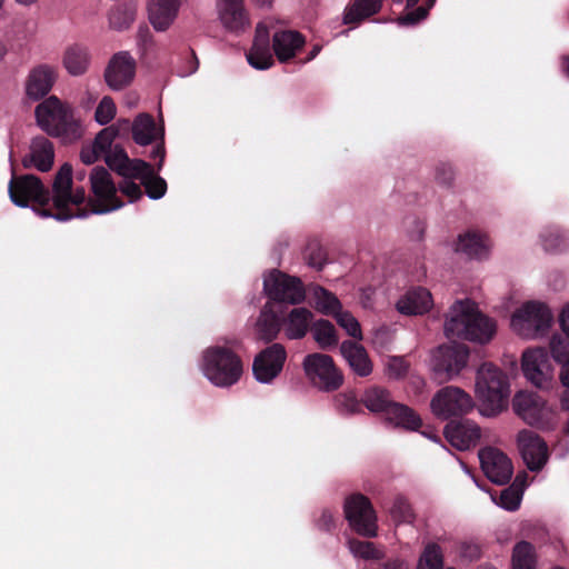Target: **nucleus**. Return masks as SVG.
<instances>
[{"label":"nucleus","mask_w":569,"mask_h":569,"mask_svg":"<svg viewBox=\"0 0 569 569\" xmlns=\"http://www.w3.org/2000/svg\"><path fill=\"white\" fill-rule=\"evenodd\" d=\"M496 321L478 310L477 305L469 300L456 301L445 322L448 339H462L486 345L496 335Z\"/></svg>","instance_id":"nucleus-1"},{"label":"nucleus","mask_w":569,"mask_h":569,"mask_svg":"<svg viewBox=\"0 0 569 569\" xmlns=\"http://www.w3.org/2000/svg\"><path fill=\"white\" fill-rule=\"evenodd\" d=\"M475 393L482 416L492 418L507 410L511 395L510 376L493 362H482L476 372Z\"/></svg>","instance_id":"nucleus-2"},{"label":"nucleus","mask_w":569,"mask_h":569,"mask_svg":"<svg viewBox=\"0 0 569 569\" xmlns=\"http://www.w3.org/2000/svg\"><path fill=\"white\" fill-rule=\"evenodd\" d=\"M34 116L39 127L52 137L71 141L79 139L82 134L81 126L74 119L72 109L56 96L40 102L36 107Z\"/></svg>","instance_id":"nucleus-3"},{"label":"nucleus","mask_w":569,"mask_h":569,"mask_svg":"<svg viewBox=\"0 0 569 569\" xmlns=\"http://www.w3.org/2000/svg\"><path fill=\"white\" fill-rule=\"evenodd\" d=\"M8 191L11 201L21 208H26L30 202L34 203L33 210L43 218H50L53 214L51 202V191L46 188L41 179L34 174L13 176L9 182Z\"/></svg>","instance_id":"nucleus-4"},{"label":"nucleus","mask_w":569,"mask_h":569,"mask_svg":"<svg viewBox=\"0 0 569 569\" xmlns=\"http://www.w3.org/2000/svg\"><path fill=\"white\" fill-rule=\"evenodd\" d=\"M552 321L553 315L547 305L529 301L512 315L510 325L520 337L535 339L547 335Z\"/></svg>","instance_id":"nucleus-5"},{"label":"nucleus","mask_w":569,"mask_h":569,"mask_svg":"<svg viewBox=\"0 0 569 569\" xmlns=\"http://www.w3.org/2000/svg\"><path fill=\"white\" fill-rule=\"evenodd\" d=\"M515 413L526 423L547 429L552 422V411L546 401L536 392L520 390L512 398Z\"/></svg>","instance_id":"nucleus-6"},{"label":"nucleus","mask_w":569,"mask_h":569,"mask_svg":"<svg viewBox=\"0 0 569 569\" xmlns=\"http://www.w3.org/2000/svg\"><path fill=\"white\" fill-rule=\"evenodd\" d=\"M343 510L350 527L358 535L367 538L377 536V516L367 497L361 493L351 495L346 499Z\"/></svg>","instance_id":"nucleus-7"},{"label":"nucleus","mask_w":569,"mask_h":569,"mask_svg":"<svg viewBox=\"0 0 569 569\" xmlns=\"http://www.w3.org/2000/svg\"><path fill=\"white\" fill-rule=\"evenodd\" d=\"M430 407L432 412L442 419L460 417L470 412L475 402L463 389L455 386L443 387L432 397Z\"/></svg>","instance_id":"nucleus-8"},{"label":"nucleus","mask_w":569,"mask_h":569,"mask_svg":"<svg viewBox=\"0 0 569 569\" xmlns=\"http://www.w3.org/2000/svg\"><path fill=\"white\" fill-rule=\"evenodd\" d=\"M263 290L270 300L298 305L306 298L302 281L279 270H272L263 280Z\"/></svg>","instance_id":"nucleus-9"},{"label":"nucleus","mask_w":569,"mask_h":569,"mask_svg":"<svg viewBox=\"0 0 569 569\" xmlns=\"http://www.w3.org/2000/svg\"><path fill=\"white\" fill-rule=\"evenodd\" d=\"M91 190L97 200L92 202L93 213H107L123 206V202L117 197V187L109 171L98 166L93 168L90 174Z\"/></svg>","instance_id":"nucleus-10"},{"label":"nucleus","mask_w":569,"mask_h":569,"mask_svg":"<svg viewBox=\"0 0 569 569\" xmlns=\"http://www.w3.org/2000/svg\"><path fill=\"white\" fill-rule=\"evenodd\" d=\"M303 370L310 383L321 391H335L343 382L332 358H305Z\"/></svg>","instance_id":"nucleus-11"},{"label":"nucleus","mask_w":569,"mask_h":569,"mask_svg":"<svg viewBox=\"0 0 569 569\" xmlns=\"http://www.w3.org/2000/svg\"><path fill=\"white\" fill-rule=\"evenodd\" d=\"M200 367L211 383L222 388L234 385L242 375L240 358H203Z\"/></svg>","instance_id":"nucleus-12"},{"label":"nucleus","mask_w":569,"mask_h":569,"mask_svg":"<svg viewBox=\"0 0 569 569\" xmlns=\"http://www.w3.org/2000/svg\"><path fill=\"white\" fill-rule=\"evenodd\" d=\"M480 466L486 477L502 486L509 482L513 473L512 462L500 449L486 447L479 451Z\"/></svg>","instance_id":"nucleus-13"},{"label":"nucleus","mask_w":569,"mask_h":569,"mask_svg":"<svg viewBox=\"0 0 569 569\" xmlns=\"http://www.w3.org/2000/svg\"><path fill=\"white\" fill-rule=\"evenodd\" d=\"M518 449L521 457L531 471H539L548 460L547 443L537 433L523 429L517 437Z\"/></svg>","instance_id":"nucleus-14"},{"label":"nucleus","mask_w":569,"mask_h":569,"mask_svg":"<svg viewBox=\"0 0 569 569\" xmlns=\"http://www.w3.org/2000/svg\"><path fill=\"white\" fill-rule=\"evenodd\" d=\"M136 74V61L127 51L112 56L106 70L104 80L112 90H122L128 87Z\"/></svg>","instance_id":"nucleus-15"},{"label":"nucleus","mask_w":569,"mask_h":569,"mask_svg":"<svg viewBox=\"0 0 569 569\" xmlns=\"http://www.w3.org/2000/svg\"><path fill=\"white\" fill-rule=\"evenodd\" d=\"M72 183V166L66 162L60 167L53 180L50 202L53 214L50 218L59 221L70 219V214L66 211V200L70 199Z\"/></svg>","instance_id":"nucleus-16"},{"label":"nucleus","mask_w":569,"mask_h":569,"mask_svg":"<svg viewBox=\"0 0 569 569\" xmlns=\"http://www.w3.org/2000/svg\"><path fill=\"white\" fill-rule=\"evenodd\" d=\"M562 358H521V368L526 379L537 388L552 386L556 366Z\"/></svg>","instance_id":"nucleus-17"},{"label":"nucleus","mask_w":569,"mask_h":569,"mask_svg":"<svg viewBox=\"0 0 569 569\" xmlns=\"http://www.w3.org/2000/svg\"><path fill=\"white\" fill-rule=\"evenodd\" d=\"M57 77L56 67L44 63L36 66L30 70L27 77V97L33 101L44 98L51 91Z\"/></svg>","instance_id":"nucleus-18"},{"label":"nucleus","mask_w":569,"mask_h":569,"mask_svg":"<svg viewBox=\"0 0 569 569\" xmlns=\"http://www.w3.org/2000/svg\"><path fill=\"white\" fill-rule=\"evenodd\" d=\"M443 433L447 441L461 451L475 447L481 436L479 426L470 420L451 421Z\"/></svg>","instance_id":"nucleus-19"},{"label":"nucleus","mask_w":569,"mask_h":569,"mask_svg":"<svg viewBox=\"0 0 569 569\" xmlns=\"http://www.w3.org/2000/svg\"><path fill=\"white\" fill-rule=\"evenodd\" d=\"M247 60L251 67L258 70H267L274 63L269 31L262 23H259L256 28L253 43L247 53Z\"/></svg>","instance_id":"nucleus-20"},{"label":"nucleus","mask_w":569,"mask_h":569,"mask_svg":"<svg viewBox=\"0 0 569 569\" xmlns=\"http://www.w3.org/2000/svg\"><path fill=\"white\" fill-rule=\"evenodd\" d=\"M306 44V37L296 30H280L272 36V50L280 62H288Z\"/></svg>","instance_id":"nucleus-21"},{"label":"nucleus","mask_w":569,"mask_h":569,"mask_svg":"<svg viewBox=\"0 0 569 569\" xmlns=\"http://www.w3.org/2000/svg\"><path fill=\"white\" fill-rule=\"evenodd\" d=\"M30 149V153L22 159L23 168L34 167L41 172L51 170L54 160L53 143L46 137H36Z\"/></svg>","instance_id":"nucleus-22"},{"label":"nucleus","mask_w":569,"mask_h":569,"mask_svg":"<svg viewBox=\"0 0 569 569\" xmlns=\"http://www.w3.org/2000/svg\"><path fill=\"white\" fill-rule=\"evenodd\" d=\"M432 307V297L422 287L410 288L397 302V310L407 316L423 315Z\"/></svg>","instance_id":"nucleus-23"},{"label":"nucleus","mask_w":569,"mask_h":569,"mask_svg":"<svg viewBox=\"0 0 569 569\" xmlns=\"http://www.w3.org/2000/svg\"><path fill=\"white\" fill-rule=\"evenodd\" d=\"M218 12L221 23L229 31L238 32L249 26L243 0H230L218 3Z\"/></svg>","instance_id":"nucleus-24"},{"label":"nucleus","mask_w":569,"mask_h":569,"mask_svg":"<svg viewBox=\"0 0 569 569\" xmlns=\"http://www.w3.org/2000/svg\"><path fill=\"white\" fill-rule=\"evenodd\" d=\"M180 7V0H150L149 20L158 31H164L173 22Z\"/></svg>","instance_id":"nucleus-25"},{"label":"nucleus","mask_w":569,"mask_h":569,"mask_svg":"<svg viewBox=\"0 0 569 569\" xmlns=\"http://www.w3.org/2000/svg\"><path fill=\"white\" fill-rule=\"evenodd\" d=\"M468 366V358H430L432 379L441 385L456 379Z\"/></svg>","instance_id":"nucleus-26"},{"label":"nucleus","mask_w":569,"mask_h":569,"mask_svg":"<svg viewBox=\"0 0 569 569\" xmlns=\"http://www.w3.org/2000/svg\"><path fill=\"white\" fill-rule=\"evenodd\" d=\"M490 240L486 234L468 231L459 236L457 251L466 253L469 258L482 260L488 258Z\"/></svg>","instance_id":"nucleus-27"},{"label":"nucleus","mask_w":569,"mask_h":569,"mask_svg":"<svg viewBox=\"0 0 569 569\" xmlns=\"http://www.w3.org/2000/svg\"><path fill=\"white\" fill-rule=\"evenodd\" d=\"M383 0H353L343 13V23L358 26L366 19L377 14L382 8Z\"/></svg>","instance_id":"nucleus-28"},{"label":"nucleus","mask_w":569,"mask_h":569,"mask_svg":"<svg viewBox=\"0 0 569 569\" xmlns=\"http://www.w3.org/2000/svg\"><path fill=\"white\" fill-rule=\"evenodd\" d=\"M281 328V320L276 311L264 306L256 325L257 339L266 343L271 342L277 338Z\"/></svg>","instance_id":"nucleus-29"},{"label":"nucleus","mask_w":569,"mask_h":569,"mask_svg":"<svg viewBox=\"0 0 569 569\" xmlns=\"http://www.w3.org/2000/svg\"><path fill=\"white\" fill-rule=\"evenodd\" d=\"M386 419L396 427L417 430L421 426L420 417L408 406L393 402L386 412Z\"/></svg>","instance_id":"nucleus-30"},{"label":"nucleus","mask_w":569,"mask_h":569,"mask_svg":"<svg viewBox=\"0 0 569 569\" xmlns=\"http://www.w3.org/2000/svg\"><path fill=\"white\" fill-rule=\"evenodd\" d=\"M312 320V312L307 308H293L284 321L286 336L300 339L306 336Z\"/></svg>","instance_id":"nucleus-31"},{"label":"nucleus","mask_w":569,"mask_h":569,"mask_svg":"<svg viewBox=\"0 0 569 569\" xmlns=\"http://www.w3.org/2000/svg\"><path fill=\"white\" fill-rule=\"evenodd\" d=\"M132 138L140 146H148L158 140L156 122L151 114L140 113L132 123Z\"/></svg>","instance_id":"nucleus-32"},{"label":"nucleus","mask_w":569,"mask_h":569,"mask_svg":"<svg viewBox=\"0 0 569 569\" xmlns=\"http://www.w3.org/2000/svg\"><path fill=\"white\" fill-rule=\"evenodd\" d=\"M90 62L88 49L80 44L70 46L63 56V66L72 76L83 74Z\"/></svg>","instance_id":"nucleus-33"},{"label":"nucleus","mask_w":569,"mask_h":569,"mask_svg":"<svg viewBox=\"0 0 569 569\" xmlns=\"http://www.w3.org/2000/svg\"><path fill=\"white\" fill-rule=\"evenodd\" d=\"M286 358H253L254 378L262 383L271 382L282 371Z\"/></svg>","instance_id":"nucleus-34"},{"label":"nucleus","mask_w":569,"mask_h":569,"mask_svg":"<svg viewBox=\"0 0 569 569\" xmlns=\"http://www.w3.org/2000/svg\"><path fill=\"white\" fill-rule=\"evenodd\" d=\"M559 322L565 335H552L549 342L550 356H569V303L563 307Z\"/></svg>","instance_id":"nucleus-35"},{"label":"nucleus","mask_w":569,"mask_h":569,"mask_svg":"<svg viewBox=\"0 0 569 569\" xmlns=\"http://www.w3.org/2000/svg\"><path fill=\"white\" fill-rule=\"evenodd\" d=\"M436 0H407V9H411L398 17L400 26H415L426 19Z\"/></svg>","instance_id":"nucleus-36"},{"label":"nucleus","mask_w":569,"mask_h":569,"mask_svg":"<svg viewBox=\"0 0 569 569\" xmlns=\"http://www.w3.org/2000/svg\"><path fill=\"white\" fill-rule=\"evenodd\" d=\"M363 405L372 412H386L395 401L390 392L381 387H372L366 390L362 397Z\"/></svg>","instance_id":"nucleus-37"},{"label":"nucleus","mask_w":569,"mask_h":569,"mask_svg":"<svg viewBox=\"0 0 569 569\" xmlns=\"http://www.w3.org/2000/svg\"><path fill=\"white\" fill-rule=\"evenodd\" d=\"M313 299L317 310L326 316L335 317L342 310L339 299L323 287L317 286L313 289Z\"/></svg>","instance_id":"nucleus-38"},{"label":"nucleus","mask_w":569,"mask_h":569,"mask_svg":"<svg viewBox=\"0 0 569 569\" xmlns=\"http://www.w3.org/2000/svg\"><path fill=\"white\" fill-rule=\"evenodd\" d=\"M136 6L133 3H120L111 9L109 22L116 30L128 29L136 18Z\"/></svg>","instance_id":"nucleus-39"},{"label":"nucleus","mask_w":569,"mask_h":569,"mask_svg":"<svg viewBox=\"0 0 569 569\" xmlns=\"http://www.w3.org/2000/svg\"><path fill=\"white\" fill-rule=\"evenodd\" d=\"M315 340L320 348L329 349L338 343L335 326L325 319L316 321L311 328Z\"/></svg>","instance_id":"nucleus-40"},{"label":"nucleus","mask_w":569,"mask_h":569,"mask_svg":"<svg viewBox=\"0 0 569 569\" xmlns=\"http://www.w3.org/2000/svg\"><path fill=\"white\" fill-rule=\"evenodd\" d=\"M417 569H443V555L438 543L429 542L426 545Z\"/></svg>","instance_id":"nucleus-41"},{"label":"nucleus","mask_w":569,"mask_h":569,"mask_svg":"<svg viewBox=\"0 0 569 569\" xmlns=\"http://www.w3.org/2000/svg\"><path fill=\"white\" fill-rule=\"evenodd\" d=\"M512 569H535L533 547L531 543L520 541L515 546Z\"/></svg>","instance_id":"nucleus-42"},{"label":"nucleus","mask_w":569,"mask_h":569,"mask_svg":"<svg viewBox=\"0 0 569 569\" xmlns=\"http://www.w3.org/2000/svg\"><path fill=\"white\" fill-rule=\"evenodd\" d=\"M390 515L392 519L398 523H411L416 518L411 503L402 495L395 497L390 508Z\"/></svg>","instance_id":"nucleus-43"},{"label":"nucleus","mask_w":569,"mask_h":569,"mask_svg":"<svg viewBox=\"0 0 569 569\" xmlns=\"http://www.w3.org/2000/svg\"><path fill=\"white\" fill-rule=\"evenodd\" d=\"M104 161L112 171L122 176L128 171L130 158L121 146L116 144L111 150L104 153Z\"/></svg>","instance_id":"nucleus-44"},{"label":"nucleus","mask_w":569,"mask_h":569,"mask_svg":"<svg viewBox=\"0 0 569 569\" xmlns=\"http://www.w3.org/2000/svg\"><path fill=\"white\" fill-rule=\"evenodd\" d=\"M520 477L516 478L511 486L505 488L500 493L499 505L510 511L519 508L522 499V486L519 483Z\"/></svg>","instance_id":"nucleus-45"},{"label":"nucleus","mask_w":569,"mask_h":569,"mask_svg":"<svg viewBox=\"0 0 569 569\" xmlns=\"http://www.w3.org/2000/svg\"><path fill=\"white\" fill-rule=\"evenodd\" d=\"M349 551L356 558H361L365 560H373L381 559L383 553L381 550L377 549L373 542L370 541H361L358 539H350L348 541Z\"/></svg>","instance_id":"nucleus-46"},{"label":"nucleus","mask_w":569,"mask_h":569,"mask_svg":"<svg viewBox=\"0 0 569 569\" xmlns=\"http://www.w3.org/2000/svg\"><path fill=\"white\" fill-rule=\"evenodd\" d=\"M141 183L146 189L147 196L151 199H160L167 192L166 180L157 174L154 170Z\"/></svg>","instance_id":"nucleus-47"},{"label":"nucleus","mask_w":569,"mask_h":569,"mask_svg":"<svg viewBox=\"0 0 569 569\" xmlns=\"http://www.w3.org/2000/svg\"><path fill=\"white\" fill-rule=\"evenodd\" d=\"M116 111L117 108L112 98L106 96L96 109L94 120L101 126L108 124L114 118Z\"/></svg>","instance_id":"nucleus-48"},{"label":"nucleus","mask_w":569,"mask_h":569,"mask_svg":"<svg viewBox=\"0 0 569 569\" xmlns=\"http://www.w3.org/2000/svg\"><path fill=\"white\" fill-rule=\"evenodd\" d=\"M410 365L406 358H388L385 363V373L389 379H402L409 372Z\"/></svg>","instance_id":"nucleus-49"},{"label":"nucleus","mask_w":569,"mask_h":569,"mask_svg":"<svg viewBox=\"0 0 569 569\" xmlns=\"http://www.w3.org/2000/svg\"><path fill=\"white\" fill-rule=\"evenodd\" d=\"M86 199V192L83 188H78L76 191L70 190V199L66 200V211L70 214V219L73 217H86L87 211L79 208Z\"/></svg>","instance_id":"nucleus-50"},{"label":"nucleus","mask_w":569,"mask_h":569,"mask_svg":"<svg viewBox=\"0 0 569 569\" xmlns=\"http://www.w3.org/2000/svg\"><path fill=\"white\" fill-rule=\"evenodd\" d=\"M153 170V167L142 159H130L128 171L122 177L140 179L142 182Z\"/></svg>","instance_id":"nucleus-51"},{"label":"nucleus","mask_w":569,"mask_h":569,"mask_svg":"<svg viewBox=\"0 0 569 569\" xmlns=\"http://www.w3.org/2000/svg\"><path fill=\"white\" fill-rule=\"evenodd\" d=\"M338 325L352 338H361V328L358 320L348 311H340L335 316Z\"/></svg>","instance_id":"nucleus-52"},{"label":"nucleus","mask_w":569,"mask_h":569,"mask_svg":"<svg viewBox=\"0 0 569 569\" xmlns=\"http://www.w3.org/2000/svg\"><path fill=\"white\" fill-rule=\"evenodd\" d=\"M335 405L341 415H355L361 410L360 402L352 395H338L335 398Z\"/></svg>","instance_id":"nucleus-53"},{"label":"nucleus","mask_w":569,"mask_h":569,"mask_svg":"<svg viewBox=\"0 0 569 569\" xmlns=\"http://www.w3.org/2000/svg\"><path fill=\"white\" fill-rule=\"evenodd\" d=\"M118 136V130L113 127L103 128L94 138L92 144L101 152L107 153L111 150L113 140Z\"/></svg>","instance_id":"nucleus-54"},{"label":"nucleus","mask_w":569,"mask_h":569,"mask_svg":"<svg viewBox=\"0 0 569 569\" xmlns=\"http://www.w3.org/2000/svg\"><path fill=\"white\" fill-rule=\"evenodd\" d=\"M455 176V170L450 163L440 162L436 166L435 179L440 186L450 188L453 183Z\"/></svg>","instance_id":"nucleus-55"},{"label":"nucleus","mask_w":569,"mask_h":569,"mask_svg":"<svg viewBox=\"0 0 569 569\" xmlns=\"http://www.w3.org/2000/svg\"><path fill=\"white\" fill-rule=\"evenodd\" d=\"M542 246L546 251L557 252L566 247V238L558 231H550L541 236Z\"/></svg>","instance_id":"nucleus-56"},{"label":"nucleus","mask_w":569,"mask_h":569,"mask_svg":"<svg viewBox=\"0 0 569 569\" xmlns=\"http://www.w3.org/2000/svg\"><path fill=\"white\" fill-rule=\"evenodd\" d=\"M242 351L241 343L237 340L227 342L223 346H212L209 347L203 356H238V353Z\"/></svg>","instance_id":"nucleus-57"},{"label":"nucleus","mask_w":569,"mask_h":569,"mask_svg":"<svg viewBox=\"0 0 569 569\" xmlns=\"http://www.w3.org/2000/svg\"><path fill=\"white\" fill-rule=\"evenodd\" d=\"M458 555L465 561L478 560L481 556L480 546L473 541H461L458 545Z\"/></svg>","instance_id":"nucleus-58"},{"label":"nucleus","mask_w":569,"mask_h":569,"mask_svg":"<svg viewBox=\"0 0 569 569\" xmlns=\"http://www.w3.org/2000/svg\"><path fill=\"white\" fill-rule=\"evenodd\" d=\"M352 372L359 377H367L372 372L373 366L370 358H346Z\"/></svg>","instance_id":"nucleus-59"},{"label":"nucleus","mask_w":569,"mask_h":569,"mask_svg":"<svg viewBox=\"0 0 569 569\" xmlns=\"http://www.w3.org/2000/svg\"><path fill=\"white\" fill-rule=\"evenodd\" d=\"M306 259L310 267L322 269L325 263V253L319 246H308L306 250Z\"/></svg>","instance_id":"nucleus-60"},{"label":"nucleus","mask_w":569,"mask_h":569,"mask_svg":"<svg viewBox=\"0 0 569 569\" xmlns=\"http://www.w3.org/2000/svg\"><path fill=\"white\" fill-rule=\"evenodd\" d=\"M565 359L566 361L561 363L559 378L565 388L563 395L561 397V403L565 409L569 410V358Z\"/></svg>","instance_id":"nucleus-61"},{"label":"nucleus","mask_w":569,"mask_h":569,"mask_svg":"<svg viewBox=\"0 0 569 569\" xmlns=\"http://www.w3.org/2000/svg\"><path fill=\"white\" fill-rule=\"evenodd\" d=\"M120 191L129 198L131 202L139 200L142 197V191L139 184L131 180H123L119 184Z\"/></svg>","instance_id":"nucleus-62"},{"label":"nucleus","mask_w":569,"mask_h":569,"mask_svg":"<svg viewBox=\"0 0 569 569\" xmlns=\"http://www.w3.org/2000/svg\"><path fill=\"white\" fill-rule=\"evenodd\" d=\"M319 530L331 531L336 527L333 513L329 509H323L321 516L316 520Z\"/></svg>","instance_id":"nucleus-63"},{"label":"nucleus","mask_w":569,"mask_h":569,"mask_svg":"<svg viewBox=\"0 0 569 569\" xmlns=\"http://www.w3.org/2000/svg\"><path fill=\"white\" fill-rule=\"evenodd\" d=\"M100 154L101 152L91 143L81 148L80 159L84 164H92L99 159Z\"/></svg>","instance_id":"nucleus-64"}]
</instances>
